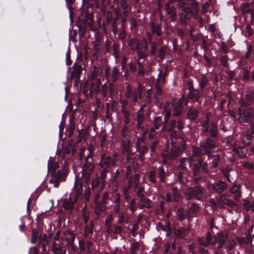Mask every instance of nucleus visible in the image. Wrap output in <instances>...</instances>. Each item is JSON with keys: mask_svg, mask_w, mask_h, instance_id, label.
I'll return each mask as SVG.
<instances>
[{"mask_svg": "<svg viewBox=\"0 0 254 254\" xmlns=\"http://www.w3.org/2000/svg\"><path fill=\"white\" fill-rule=\"evenodd\" d=\"M228 238V235L227 232L218 233L215 235H212L210 233H208L205 237L199 238L198 241L200 245L207 247L217 245L216 248L220 250L223 247Z\"/></svg>", "mask_w": 254, "mask_h": 254, "instance_id": "obj_1", "label": "nucleus"}, {"mask_svg": "<svg viewBox=\"0 0 254 254\" xmlns=\"http://www.w3.org/2000/svg\"><path fill=\"white\" fill-rule=\"evenodd\" d=\"M83 183L78 177H75L72 193L74 194L73 201L77 202L78 200H84L87 201L89 200L90 195V190L89 188L85 189L83 193Z\"/></svg>", "mask_w": 254, "mask_h": 254, "instance_id": "obj_2", "label": "nucleus"}, {"mask_svg": "<svg viewBox=\"0 0 254 254\" xmlns=\"http://www.w3.org/2000/svg\"><path fill=\"white\" fill-rule=\"evenodd\" d=\"M215 147L216 144L214 140L207 138L205 141L200 143V148H193V153L196 156L207 154L211 149Z\"/></svg>", "mask_w": 254, "mask_h": 254, "instance_id": "obj_3", "label": "nucleus"}, {"mask_svg": "<svg viewBox=\"0 0 254 254\" xmlns=\"http://www.w3.org/2000/svg\"><path fill=\"white\" fill-rule=\"evenodd\" d=\"M82 176L85 179L86 182L88 181L89 176L94 169L92 159L90 155H87L85 158L84 164L82 167Z\"/></svg>", "mask_w": 254, "mask_h": 254, "instance_id": "obj_4", "label": "nucleus"}, {"mask_svg": "<svg viewBox=\"0 0 254 254\" xmlns=\"http://www.w3.org/2000/svg\"><path fill=\"white\" fill-rule=\"evenodd\" d=\"M238 120L241 123H251L254 119L253 109L248 108L246 110H238Z\"/></svg>", "mask_w": 254, "mask_h": 254, "instance_id": "obj_5", "label": "nucleus"}, {"mask_svg": "<svg viewBox=\"0 0 254 254\" xmlns=\"http://www.w3.org/2000/svg\"><path fill=\"white\" fill-rule=\"evenodd\" d=\"M203 194V190L201 187L189 188L185 191L187 199H195L200 200Z\"/></svg>", "mask_w": 254, "mask_h": 254, "instance_id": "obj_6", "label": "nucleus"}, {"mask_svg": "<svg viewBox=\"0 0 254 254\" xmlns=\"http://www.w3.org/2000/svg\"><path fill=\"white\" fill-rule=\"evenodd\" d=\"M206 120L201 124V130L204 132H206L209 130L210 135L212 137H215L218 134V127L216 124L212 122L209 124V118L206 116Z\"/></svg>", "mask_w": 254, "mask_h": 254, "instance_id": "obj_7", "label": "nucleus"}, {"mask_svg": "<svg viewBox=\"0 0 254 254\" xmlns=\"http://www.w3.org/2000/svg\"><path fill=\"white\" fill-rule=\"evenodd\" d=\"M62 240L66 242V245L70 247L72 250L76 251L77 246L74 244L75 235L72 231L66 230L64 232L62 237Z\"/></svg>", "mask_w": 254, "mask_h": 254, "instance_id": "obj_8", "label": "nucleus"}, {"mask_svg": "<svg viewBox=\"0 0 254 254\" xmlns=\"http://www.w3.org/2000/svg\"><path fill=\"white\" fill-rule=\"evenodd\" d=\"M165 74L163 73L162 70H160L157 79V83L156 85V91L154 95V98L156 101L158 100V96L161 94L162 90L161 86L165 83Z\"/></svg>", "mask_w": 254, "mask_h": 254, "instance_id": "obj_9", "label": "nucleus"}, {"mask_svg": "<svg viewBox=\"0 0 254 254\" xmlns=\"http://www.w3.org/2000/svg\"><path fill=\"white\" fill-rule=\"evenodd\" d=\"M182 151V149L180 147L175 146L172 147L169 155H168L167 152H165L162 154V157L163 158V163H166L167 159L171 160L175 159Z\"/></svg>", "mask_w": 254, "mask_h": 254, "instance_id": "obj_10", "label": "nucleus"}, {"mask_svg": "<svg viewBox=\"0 0 254 254\" xmlns=\"http://www.w3.org/2000/svg\"><path fill=\"white\" fill-rule=\"evenodd\" d=\"M64 174L59 170L58 172H55L50 180V183L54 187L57 188L59 187L60 182L64 181Z\"/></svg>", "mask_w": 254, "mask_h": 254, "instance_id": "obj_11", "label": "nucleus"}, {"mask_svg": "<svg viewBox=\"0 0 254 254\" xmlns=\"http://www.w3.org/2000/svg\"><path fill=\"white\" fill-rule=\"evenodd\" d=\"M217 203L221 208H224V205H227L230 207H234L236 205V203L232 200L228 198V195L223 194L220 197L217 199Z\"/></svg>", "mask_w": 254, "mask_h": 254, "instance_id": "obj_12", "label": "nucleus"}, {"mask_svg": "<svg viewBox=\"0 0 254 254\" xmlns=\"http://www.w3.org/2000/svg\"><path fill=\"white\" fill-rule=\"evenodd\" d=\"M184 103V97L179 100L174 99L172 102V105L174 107V115L177 116L182 113V106Z\"/></svg>", "mask_w": 254, "mask_h": 254, "instance_id": "obj_13", "label": "nucleus"}, {"mask_svg": "<svg viewBox=\"0 0 254 254\" xmlns=\"http://www.w3.org/2000/svg\"><path fill=\"white\" fill-rule=\"evenodd\" d=\"M227 184L225 182L219 181L209 185V187L218 193H221L227 188Z\"/></svg>", "mask_w": 254, "mask_h": 254, "instance_id": "obj_14", "label": "nucleus"}, {"mask_svg": "<svg viewBox=\"0 0 254 254\" xmlns=\"http://www.w3.org/2000/svg\"><path fill=\"white\" fill-rule=\"evenodd\" d=\"M195 156L193 154V155L191 157L188 158H184L182 159L180 161V165L179 167L182 170H185L187 169L188 166H191L193 162L195 161Z\"/></svg>", "mask_w": 254, "mask_h": 254, "instance_id": "obj_15", "label": "nucleus"}, {"mask_svg": "<svg viewBox=\"0 0 254 254\" xmlns=\"http://www.w3.org/2000/svg\"><path fill=\"white\" fill-rule=\"evenodd\" d=\"M179 6L182 9L184 12L185 13L184 15L185 19H189L192 14V10L187 6V4L185 1L180 0L178 1Z\"/></svg>", "mask_w": 254, "mask_h": 254, "instance_id": "obj_16", "label": "nucleus"}, {"mask_svg": "<svg viewBox=\"0 0 254 254\" xmlns=\"http://www.w3.org/2000/svg\"><path fill=\"white\" fill-rule=\"evenodd\" d=\"M128 44L132 50H138L143 49L144 47L143 43L136 39H132L128 41Z\"/></svg>", "mask_w": 254, "mask_h": 254, "instance_id": "obj_17", "label": "nucleus"}, {"mask_svg": "<svg viewBox=\"0 0 254 254\" xmlns=\"http://www.w3.org/2000/svg\"><path fill=\"white\" fill-rule=\"evenodd\" d=\"M254 100V93L251 92L247 94L245 98L242 99L240 101V105L242 107H247L249 106L252 103L253 101Z\"/></svg>", "mask_w": 254, "mask_h": 254, "instance_id": "obj_18", "label": "nucleus"}, {"mask_svg": "<svg viewBox=\"0 0 254 254\" xmlns=\"http://www.w3.org/2000/svg\"><path fill=\"white\" fill-rule=\"evenodd\" d=\"M241 11L243 14L250 13L251 18L254 17V9L253 8V5L250 3H245L241 6Z\"/></svg>", "mask_w": 254, "mask_h": 254, "instance_id": "obj_19", "label": "nucleus"}, {"mask_svg": "<svg viewBox=\"0 0 254 254\" xmlns=\"http://www.w3.org/2000/svg\"><path fill=\"white\" fill-rule=\"evenodd\" d=\"M81 71L82 67L77 64L74 63L73 65V71L71 74V76L72 78L75 79V82L77 81Z\"/></svg>", "mask_w": 254, "mask_h": 254, "instance_id": "obj_20", "label": "nucleus"}, {"mask_svg": "<svg viewBox=\"0 0 254 254\" xmlns=\"http://www.w3.org/2000/svg\"><path fill=\"white\" fill-rule=\"evenodd\" d=\"M114 164V161L110 156L103 155L100 162V165L102 168H106L110 166L111 164Z\"/></svg>", "mask_w": 254, "mask_h": 254, "instance_id": "obj_21", "label": "nucleus"}, {"mask_svg": "<svg viewBox=\"0 0 254 254\" xmlns=\"http://www.w3.org/2000/svg\"><path fill=\"white\" fill-rule=\"evenodd\" d=\"M138 206L140 209H142L143 207H145L146 208H150L152 207V202L151 201L145 197V196L139 198Z\"/></svg>", "mask_w": 254, "mask_h": 254, "instance_id": "obj_22", "label": "nucleus"}, {"mask_svg": "<svg viewBox=\"0 0 254 254\" xmlns=\"http://www.w3.org/2000/svg\"><path fill=\"white\" fill-rule=\"evenodd\" d=\"M90 81L91 82V85L90 87V93H97L99 91L101 79L90 80Z\"/></svg>", "mask_w": 254, "mask_h": 254, "instance_id": "obj_23", "label": "nucleus"}, {"mask_svg": "<svg viewBox=\"0 0 254 254\" xmlns=\"http://www.w3.org/2000/svg\"><path fill=\"white\" fill-rule=\"evenodd\" d=\"M123 229L121 226L113 225L107 227L106 232L108 234H119L122 232Z\"/></svg>", "mask_w": 254, "mask_h": 254, "instance_id": "obj_24", "label": "nucleus"}, {"mask_svg": "<svg viewBox=\"0 0 254 254\" xmlns=\"http://www.w3.org/2000/svg\"><path fill=\"white\" fill-rule=\"evenodd\" d=\"M100 44L101 38L99 35H96L95 36V41L92 42L93 49L94 50V53H93V54L94 55H97L100 53Z\"/></svg>", "mask_w": 254, "mask_h": 254, "instance_id": "obj_25", "label": "nucleus"}, {"mask_svg": "<svg viewBox=\"0 0 254 254\" xmlns=\"http://www.w3.org/2000/svg\"><path fill=\"white\" fill-rule=\"evenodd\" d=\"M199 212V209L197 204H192L187 213V217L190 219L194 217Z\"/></svg>", "mask_w": 254, "mask_h": 254, "instance_id": "obj_26", "label": "nucleus"}, {"mask_svg": "<svg viewBox=\"0 0 254 254\" xmlns=\"http://www.w3.org/2000/svg\"><path fill=\"white\" fill-rule=\"evenodd\" d=\"M102 72V69L100 66H94L93 70L91 72V76L90 77V80L94 79H100L99 77L100 76Z\"/></svg>", "mask_w": 254, "mask_h": 254, "instance_id": "obj_27", "label": "nucleus"}, {"mask_svg": "<svg viewBox=\"0 0 254 254\" xmlns=\"http://www.w3.org/2000/svg\"><path fill=\"white\" fill-rule=\"evenodd\" d=\"M233 150L238 154L241 158H244L248 152L247 149L241 146H235L233 147Z\"/></svg>", "mask_w": 254, "mask_h": 254, "instance_id": "obj_28", "label": "nucleus"}, {"mask_svg": "<svg viewBox=\"0 0 254 254\" xmlns=\"http://www.w3.org/2000/svg\"><path fill=\"white\" fill-rule=\"evenodd\" d=\"M189 97L194 101H197L200 97L199 91L193 89L192 87L190 88Z\"/></svg>", "mask_w": 254, "mask_h": 254, "instance_id": "obj_29", "label": "nucleus"}, {"mask_svg": "<svg viewBox=\"0 0 254 254\" xmlns=\"http://www.w3.org/2000/svg\"><path fill=\"white\" fill-rule=\"evenodd\" d=\"M253 138V135L247 132L245 136L242 138L241 141L244 145L247 146L252 143Z\"/></svg>", "mask_w": 254, "mask_h": 254, "instance_id": "obj_30", "label": "nucleus"}, {"mask_svg": "<svg viewBox=\"0 0 254 254\" xmlns=\"http://www.w3.org/2000/svg\"><path fill=\"white\" fill-rule=\"evenodd\" d=\"M157 229L158 230H162L165 232L166 235H168L170 233V226L167 222H166L165 224H163L161 222L159 223L157 225Z\"/></svg>", "mask_w": 254, "mask_h": 254, "instance_id": "obj_31", "label": "nucleus"}, {"mask_svg": "<svg viewBox=\"0 0 254 254\" xmlns=\"http://www.w3.org/2000/svg\"><path fill=\"white\" fill-rule=\"evenodd\" d=\"M243 205L245 210L248 211L250 210L254 212V201H250L247 199H243Z\"/></svg>", "mask_w": 254, "mask_h": 254, "instance_id": "obj_32", "label": "nucleus"}, {"mask_svg": "<svg viewBox=\"0 0 254 254\" xmlns=\"http://www.w3.org/2000/svg\"><path fill=\"white\" fill-rule=\"evenodd\" d=\"M198 115V111L194 108L190 109L187 113L188 118L190 120H195Z\"/></svg>", "mask_w": 254, "mask_h": 254, "instance_id": "obj_33", "label": "nucleus"}, {"mask_svg": "<svg viewBox=\"0 0 254 254\" xmlns=\"http://www.w3.org/2000/svg\"><path fill=\"white\" fill-rule=\"evenodd\" d=\"M190 232L188 228H181L175 231L176 235L179 237L185 238Z\"/></svg>", "mask_w": 254, "mask_h": 254, "instance_id": "obj_34", "label": "nucleus"}, {"mask_svg": "<svg viewBox=\"0 0 254 254\" xmlns=\"http://www.w3.org/2000/svg\"><path fill=\"white\" fill-rule=\"evenodd\" d=\"M63 206L65 210H71L73 207V201L70 199H64L63 202Z\"/></svg>", "mask_w": 254, "mask_h": 254, "instance_id": "obj_35", "label": "nucleus"}, {"mask_svg": "<svg viewBox=\"0 0 254 254\" xmlns=\"http://www.w3.org/2000/svg\"><path fill=\"white\" fill-rule=\"evenodd\" d=\"M139 247L140 245L138 242L131 243L130 246V254H136L137 252L139 250Z\"/></svg>", "mask_w": 254, "mask_h": 254, "instance_id": "obj_36", "label": "nucleus"}, {"mask_svg": "<svg viewBox=\"0 0 254 254\" xmlns=\"http://www.w3.org/2000/svg\"><path fill=\"white\" fill-rule=\"evenodd\" d=\"M143 107L140 108V109L138 110L137 116V125L138 127H139L140 125L142 124L143 120H144V117H143Z\"/></svg>", "mask_w": 254, "mask_h": 254, "instance_id": "obj_37", "label": "nucleus"}, {"mask_svg": "<svg viewBox=\"0 0 254 254\" xmlns=\"http://www.w3.org/2000/svg\"><path fill=\"white\" fill-rule=\"evenodd\" d=\"M203 162V160L201 157L197 159V163L194 164L193 170L195 176H197L198 173L199 169Z\"/></svg>", "mask_w": 254, "mask_h": 254, "instance_id": "obj_38", "label": "nucleus"}, {"mask_svg": "<svg viewBox=\"0 0 254 254\" xmlns=\"http://www.w3.org/2000/svg\"><path fill=\"white\" fill-rule=\"evenodd\" d=\"M147 49V45L145 44L143 49H140L137 50V54L139 60L141 59H144L146 57L145 51Z\"/></svg>", "mask_w": 254, "mask_h": 254, "instance_id": "obj_39", "label": "nucleus"}, {"mask_svg": "<svg viewBox=\"0 0 254 254\" xmlns=\"http://www.w3.org/2000/svg\"><path fill=\"white\" fill-rule=\"evenodd\" d=\"M71 150H72L73 153H74L75 150L73 149V147L72 146V142L69 141L68 145L64 149V154H68L70 153Z\"/></svg>", "mask_w": 254, "mask_h": 254, "instance_id": "obj_40", "label": "nucleus"}, {"mask_svg": "<svg viewBox=\"0 0 254 254\" xmlns=\"http://www.w3.org/2000/svg\"><path fill=\"white\" fill-rule=\"evenodd\" d=\"M52 251L55 254H62L63 252L62 247L59 246L56 243H53Z\"/></svg>", "mask_w": 254, "mask_h": 254, "instance_id": "obj_41", "label": "nucleus"}, {"mask_svg": "<svg viewBox=\"0 0 254 254\" xmlns=\"http://www.w3.org/2000/svg\"><path fill=\"white\" fill-rule=\"evenodd\" d=\"M142 217L143 214L142 213H139L138 214L136 217V219L135 220V222L132 226L133 231H136L137 230V229L138 228V224L141 220L142 219Z\"/></svg>", "mask_w": 254, "mask_h": 254, "instance_id": "obj_42", "label": "nucleus"}, {"mask_svg": "<svg viewBox=\"0 0 254 254\" xmlns=\"http://www.w3.org/2000/svg\"><path fill=\"white\" fill-rule=\"evenodd\" d=\"M117 187V184H116ZM117 188L114 190V193L113 194L112 201L115 204L120 203V194L118 192H116Z\"/></svg>", "mask_w": 254, "mask_h": 254, "instance_id": "obj_43", "label": "nucleus"}, {"mask_svg": "<svg viewBox=\"0 0 254 254\" xmlns=\"http://www.w3.org/2000/svg\"><path fill=\"white\" fill-rule=\"evenodd\" d=\"M236 246V242L234 240H231L228 241L226 246V249L228 251H231Z\"/></svg>", "mask_w": 254, "mask_h": 254, "instance_id": "obj_44", "label": "nucleus"}, {"mask_svg": "<svg viewBox=\"0 0 254 254\" xmlns=\"http://www.w3.org/2000/svg\"><path fill=\"white\" fill-rule=\"evenodd\" d=\"M166 8L168 11V13L172 16H175L176 14V11L175 8L173 6L170 7L169 3L166 4Z\"/></svg>", "mask_w": 254, "mask_h": 254, "instance_id": "obj_45", "label": "nucleus"}, {"mask_svg": "<svg viewBox=\"0 0 254 254\" xmlns=\"http://www.w3.org/2000/svg\"><path fill=\"white\" fill-rule=\"evenodd\" d=\"M139 153V158L140 160L143 159V156L144 154L148 150L147 147L146 146H140L138 149H137Z\"/></svg>", "mask_w": 254, "mask_h": 254, "instance_id": "obj_46", "label": "nucleus"}, {"mask_svg": "<svg viewBox=\"0 0 254 254\" xmlns=\"http://www.w3.org/2000/svg\"><path fill=\"white\" fill-rule=\"evenodd\" d=\"M93 227V222L91 221L90 222V225L89 226H86L84 228L85 234L86 235H87L89 234H91L92 233Z\"/></svg>", "mask_w": 254, "mask_h": 254, "instance_id": "obj_47", "label": "nucleus"}, {"mask_svg": "<svg viewBox=\"0 0 254 254\" xmlns=\"http://www.w3.org/2000/svg\"><path fill=\"white\" fill-rule=\"evenodd\" d=\"M241 186L239 184H235L232 188L229 189V190L232 193H235L240 192Z\"/></svg>", "mask_w": 254, "mask_h": 254, "instance_id": "obj_48", "label": "nucleus"}, {"mask_svg": "<svg viewBox=\"0 0 254 254\" xmlns=\"http://www.w3.org/2000/svg\"><path fill=\"white\" fill-rule=\"evenodd\" d=\"M207 82L208 80L207 78L204 75H202L201 76L199 83L200 86L202 89L206 86Z\"/></svg>", "mask_w": 254, "mask_h": 254, "instance_id": "obj_49", "label": "nucleus"}, {"mask_svg": "<svg viewBox=\"0 0 254 254\" xmlns=\"http://www.w3.org/2000/svg\"><path fill=\"white\" fill-rule=\"evenodd\" d=\"M120 74L119 71L117 67H114L112 71V77L113 80L116 81L119 77Z\"/></svg>", "mask_w": 254, "mask_h": 254, "instance_id": "obj_50", "label": "nucleus"}, {"mask_svg": "<svg viewBox=\"0 0 254 254\" xmlns=\"http://www.w3.org/2000/svg\"><path fill=\"white\" fill-rule=\"evenodd\" d=\"M75 128L74 125L72 123H70L69 127L66 128V131L68 136H71L73 133Z\"/></svg>", "mask_w": 254, "mask_h": 254, "instance_id": "obj_51", "label": "nucleus"}, {"mask_svg": "<svg viewBox=\"0 0 254 254\" xmlns=\"http://www.w3.org/2000/svg\"><path fill=\"white\" fill-rule=\"evenodd\" d=\"M124 113V123L125 125H127L129 121V112L127 110H123V111Z\"/></svg>", "mask_w": 254, "mask_h": 254, "instance_id": "obj_52", "label": "nucleus"}, {"mask_svg": "<svg viewBox=\"0 0 254 254\" xmlns=\"http://www.w3.org/2000/svg\"><path fill=\"white\" fill-rule=\"evenodd\" d=\"M100 177L102 180L100 189V190H101L104 189L106 185L105 182L104 181V179L106 177V171L105 170H104L101 172Z\"/></svg>", "mask_w": 254, "mask_h": 254, "instance_id": "obj_53", "label": "nucleus"}, {"mask_svg": "<svg viewBox=\"0 0 254 254\" xmlns=\"http://www.w3.org/2000/svg\"><path fill=\"white\" fill-rule=\"evenodd\" d=\"M172 193L173 195V199L174 201H177L180 200L181 195L178 192L177 189L176 188H173L172 189Z\"/></svg>", "mask_w": 254, "mask_h": 254, "instance_id": "obj_54", "label": "nucleus"}, {"mask_svg": "<svg viewBox=\"0 0 254 254\" xmlns=\"http://www.w3.org/2000/svg\"><path fill=\"white\" fill-rule=\"evenodd\" d=\"M38 238V232L36 230H33L32 231V233L31 235V243L32 244H35L37 242Z\"/></svg>", "mask_w": 254, "mask_h": 254, "instance_id": "obj_55", "label": "nucleus"}, {"mask_svg": "<svg viewBox=\"0 0 254 254\" xmlns=\"http://www.w3.org/2000/svg\"><path fill=\"white\" fill-rule=\"evenodd\" d=\"M151 32L153 34H156V35H160V28L158 26H156L155 24H151Z\"/></svg>", "mask_w": 254, "mask_h": 254, "instance_id": "obj_56", "label": "nucleus"}, {"mask_svg": "<svg viewBox=\"0 0 254 254\" xmlns=\"http://www.w3.org/2000/svg\"><path fill=\"white\" fill-rule=\"evenodd\" d=\"M82 214L84 221L86 223L89 218L90 214L89 212L87 211L85 207L82 209Z\"/></svg>", "mask_w": 254, "mask_h": 254, "instance_id": "obj_57", "label": "nucleus"}, {"mask_svg": "<svg viewBox=\"0 0 254 254\" xmlns=\"http://www.w3.org/2000/svg\"><path fill=\"white\" fill-rule=\"evenodd\" d=\"M145 134H143L140 138H136V149H138L139 147L141 146V143L143 142L145 140Z\"/></svg>", "mask_w": 254, "mask_h": 254, "instance_id": "obj_58", "label": "nucleus"}, {"mask_svg": "<svg viewBox=\"0 0 254 254\" xmlns=\"http://www.w3.org/2000/svg\"><path fill=\"white\" fill-rule=\"evenodd\" d=\"M129 209L131 211V212L133 213L137 209V206L136 201L134 199H132L129 204Z\"/></svg>", "mask_w": 254, "mask_h": 254, "instance_id": "obj_59", "label": "nucleus"}, {"mask_svg": "<svg viewBox=\"0 0 254 254\" xmlns=\"http://www.w3.org/2000/svg\"><path fill=\"white\" fill-rule=\"evenodd\" d=\"M125 95L127 99L131 98V87L129 84L126 86V91Z\"/></svg>", "mask_w": 254, "mask_h": 254, "instance_id": "obj_60", "label": "nucleus"}, {"mask_svg": "<svg viewBox=\"0 0 254 254\" xmlns=\"http://www.w3.org/2000/svg\"><path fill=\"white\" fill-rule=\"evenodd\" d=\"M159 176L160 181L163 182L165 179V178L166 173L165 172V171L162 167H160L159 168Z\"/></svg>", "mask_w": 254, "mask_h": 254, "instance_id": "obj_61", "label": "nucleus"}, {"mask_svg": "<svg viewBox=\"0 0 254 254\" xmlns=\"http://www.w3.org/2000/svg\"><path fill=\"white\" fill-rule=\"evenodd\" d=\"M58 167V164L55 163L54 165L52 161H49L48 162V169L50 170H53L54 172H57L56 169Z\"/></svg>", "mask_w": 254, "mask_h": 254, "instance_id": "obj_62", "label": "nucleus"}, {"mask_svg": "<svg viewBox=\"0 0 254 254\" xmlns=\"http://www.w3.org/2000/svg\"><path fill=\"white\" fill-rule=\"evenodd\" d=\"M101 179L99 177H96L92 181V187L93 188H97L100 184Z\"/></svg>", "mask_w": 254, "mask_h": 254, "instance_id": "obj_63", "label": "nucleus"}, {"mask_svg": "<svg viewBox=\"0 0 254 254\" xmlns=\"http://www.w3.org/2000/svg\"><path fill=\"white\" fill-rule=\"evenodd\" d=\"M121 5L123 9H130L127 0H121Z\"/></svg>", "mask_w": 254, "mask_h": 254, "instance_id": "obj_64", "label": "nucleus"}]
</instances>
